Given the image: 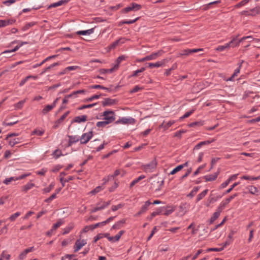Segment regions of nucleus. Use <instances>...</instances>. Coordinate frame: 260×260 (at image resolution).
Here are the masks:
<instances>
[{
	"label": "nucleus",
	"instance_id": "21",
	"mask_svg": "<svg viewBox=\"0 0 260 260\" xmlns=\"http://www.w3.org/2000/svg\"><path fill=\"white\" fill-rule=\"evenodd\" d=\"M244 62L243 60H242L241 62L240 63H239V67L238 68H237L234 71V73H233V74L232 75V76L228 79L227 80V81H232L233 79V78L237 76L238 75V74L240 72V69H241V67L242 66V63Z\"/></svg>",
	"mask_w": 260,
	"mask_h": 260
},
{
	"label": "nucleus",
	"instance_id": "63",
	"mask_svg": "<svg viewBox=\"0 0 260 260\" xmlns=\"http://www.w3.org/2000/svg\"><path fill=\"white\" fill-rule=\"evenodd\" d=\"M53 154L55 155V158H58L60 156L62 155L61 151L58 149L55 150L53 152Z\"/></svg>",
	"mask_w": 260,
	"mask_h": 260
},
{
	"label": "nucleus",
	"instance_id": "48",
	"mask_svg": "<svg viewBox=\"0 0 260 260\" xmlns=\"http://www.w3.org/2000/svg\"><path fill=\"white\" fill-rule=\"evenodd\" d=\"M139 19V17L136 18V19L134 20H124L121 22H120V24H131L135 23L136 21H137Z\"/></svg>",
	"mask_w": 260,
	"mask_h": 260
},
{
	"label": "nucleus",
	"instance_id": "53",
	"mask_svg": "<svg viewBox=\"0 0 260 260\" xmlns=\"http://www.w3.org/2000/svg\"><path fill=\"white\" fill-rule=\"evenodd\" d=\"M182 166H180V165L178 166L170 172V174L174 175L178 171H180L182 169Z\"/></svg>",
	"mask_w": 260,
	"mask_h": 260
},
{
	"label": "nucleus",
	"instance_id": "50",
	"mask_svg": "<svg viewBox=\"0 0 260 260\" xmlns=\"http://www.w3.org/2000/svg\"><path fill=\"white\" fill-rule=\"evenodd\" d=\"M32 187V183L31 182L28 183L22 187V190L23 191L26 192L28 190L31 189Z\"/></svg>",
	"mask_w": 260,
	"mask_h": 260
},
{
	"label": "nucleus",
	"instance_id": "17",
	"mask_svg": "<svg viewBox=\"0 0 260 260\" xmlns=\"http://www.w3.org/2000/svg\"><path fill=\"white\" fill-rule=\"evenodd\" d=\"M68 137L69 138L68 146L70 147L73 144L79 141V138L78 136H70L68 135Z\"/></svg>",
	"mask_w": 260,
	"mask_h": 260
},
{
	"label": "nucleus",
	"instance_id": "35",
	"mask_svg": "<svg viewBox=\"0 0 260 260\" xmlns=\"http://www.w3.org/2000/svg\"><path fill=\"white\" fill-rule=\"evenodd\" d=\"M174 211V209L173 207H168L167 209L165 208L164 211L165 212L163 213L164 215L166 216H168L173 213Z\"/></svg>",
	"mask_w": 260,
	"mask_h": 260
},
{
	"label": "nucleus",
	"instance_id": "44",
	"mask_svg": "<svg viewBox=\"0 0 260 260\" xmlns=\"http://www.w3.org/2000/svg\"><path fill=\"white\" fill-rule=\"evenodd\" d=\"M117 69L116 68H114V67L110 69H103L100 70V73L102 74H106V73H111L114 71V70Z\"/></svg>",
	"mask_w": 260,
	"mask_h": 260
},
{
	"label": "nucleus",
	"instance_id": "52",
	"mask_svg": "<svg viewBox=\"0 0 260 260\" xmlns=\"http://www.w3.org/2000/svg\"><path fill=\"white\" fill-rule=\"evenodd\" d=\"M20 214H20V212H17L15 213V214L11 215L10 217H9V219L11 221H14L16 219V218L17 217H18L19 216H20Z\"/></svg>",
	"mask_w": 260,
	"mask_h": 260
},
{
	"label": "nucleus",
	"instance_id": "3",
	"mask_svg": "<svg viewBox=\"0 0 260 260\" xmlns=\"http://www.w3.org/2000/svg\"><path fill=\"white\" fill-rule=\"evenodd\" d=\"M237 37H234L232 40L228 43L225 44L224 45L218 46L215 50L218 51H223L225 49H229L231 47L234 48V43L236 41Z\"/></svg>",
	"mask_w": 260,
	"mask_h": 260
},
{
	"label": "nucleus",
	"instance_id": "61",
	"mask_svg": "<svg viewBox=\"0 0 260 260\" xmlns=\"http://www.w3.org/2000/svg\"><path fill=\"white\" fill-rule=\"evenodd\" d=\"M2 256L3 257L4 259L5 260H10L11 255L7 253L5 251H3L2 253Z\"/></svg>",
	"mask_w": 260,
	"mask_h": 260
},
{
	"label": "nucleus",
	"instance_id": "45",
	"mask_svg": "<svg viewBox=\"0 0 260 260\" xmlns=\"http://www.w3.org/2000/svg\"><path fill=\"white\" fill-rule=\"evenodd\" d=\"M125 59V57L123 55L119 56L117 59V63L114 66V68H116L117 69L119 67V64Z\"/></svg>",
	"mask_w": 260,
	"mask_h": 260
},
{
	"label": "nucleus",
	"instance_id": "62",
	"mask_svg": "<svg viewBox=\"0 0 260 260\" xmlns=\"http://www.w3.org/2000/svg\"><path fill=\"white\" fill-rule=\"evenodd\" d=\"M80 69V67L79 66H69L66 68V70H67L68 71H71L73 70H76L77 69Z\"/></svg>",
	"mask_w": 260,
	"mask_h": 260
},
{
	"label": "nucleus",
	"instance_id": "32",
	"mask_svg": "<svg viewBox=\"0 0 260 260\" xmlns=\"http://www.w3.org/2000/svg\"><path fill=\"white\" fill-rule=\"evenodd\" d=\"M177 68V64L176 63H174L171 68L166 70V72L164 73L165 75H166V76H169L171 74V72L173 70L176 69Z\"/></svg>",
	"mask_w": 260,
	"mask_h": 260
},
{
	"label": "nucleus",
	"instance_id": "15",
	"mask_svg": "<svg viewBox=\"0 0 260 260\" xmlns=\"http://www.w3.org/2000/svg\"><path fill=\"white\" fill-rule=\"evenodd\" d=\"M222 210L220 209L219 207L217 209L216 212H215L212 216L211 217L210 219V224H212L213 222L216 220L219 216H220V213L222 212Z\"/></svg>",
	"mask_w": 260,
	"mask_h": 260
},
{
	"label": "nucleus",
	"instance_id": "18",
	"mask_svg": "<svg viewBox=\"0 0 260 260\" xmlns=\"http://www.w3.org/2000/svg\"><path fill=\"white\" fill-rule=\"evenodd\" d=\"M219 173V172H217L213 174L206 175L204 177V178L205 179V181H206V182L212 181L215 180L217 178Z\"/></svg>",
	"mask_w": 260,
	"mask_h": 260
},
{
	"label": "nucleus",
	"instance_id": "23",
	"mask_svg": "<svg viewBox=\"0 0 260 260\" xmlns=\"http://www.w3.org/2000/svg\"><path fill=\"white\" fill-rule=\"evenodd\" d=\"M125 223V219H123L116 223H115L113 226H112V229H119L122 226V225Z\"/></svg>",
	"mask_w": 260,
	"mask_h": 260
},
{
	"label": "nucleus",
	"instance_id": "6",
	"mask_svg": "<svg viewBox=\"0 0 260 260\" xmlns=\"http://www.w3.org/2000/svg\"><path fill=\"white\" fill-rule=\"evenodd\" d=\"M93 133L91 131L83 134L80 139V143L82 144H86L91 139Z\"/></svg>",
	"mask_w": 260,
	"mask_h": 260
},
{
	"label": "nucleus",
	"instance_id": "51",
	"mask_svg": "<svg viewBox=\"0 0 260 260\" xmlns=\"http://www.w3.org/2000/svg\"><path fill=\"white\" fill-rule=\"evenodd\" d=\"M240 184V182H235L234 183L232 186L231 187L228 189L223 194H227V193H230L233 189L234 188H235L236 186H237L238 185H239Z\"/></svg>",
	"mask_w": 260,
	"mask_h": 260
},
{
	"label": "nucleus",
	"instance_id": "54",
	"mask_svg": "<svg viewBox=\"0 0 260 260\" xmlns=\"http://www.w3.org/2000/svg\"><path fill=\"white\" fill-rule=\"evenodd\" d=\"M109 123L105 120L102 121H99L96 123V126L99 127H104Z\"/></svg>",
	"mask_w": 260,
	"mask_h": 260
},
{
	"label": "nucleus",
	"instance_id": "10",
	"mask_svg": "<svg viewBox=\"0 0 260 260\" xmlns=\"http://www.w3.org/2000/svg\"><path fill=\"white\" fill-rule=\"evenodd\" d=\"M86 244V241L85 240H77L74 247V252H77L79 251L83 246H84Z\"/></svg>",
	"mask_w": 260,
	"mask_h": 260
},
{
	"label": "nucleus",
	"instance_id": "19",
	"mask_svg": "<svg viewBox=\"0 0 260 260\" xmlns=\"http://www.w3.org/2000/svg\"><path fill=\"white\" fill-rule=\"evenodd\" d=\"M57 56V55H52V56H50L47 57L45 59H43L39 63H35V64L34 63V68L38 67L41 66L42 64H43L46 61H47V60H49L50 59H52V58H55Z\"/></svg>",
	"mask_w": 260,
	"mask_h": 260
},
{
	"label": "nucleus",
	"instance_id": "9",
	"mask_svg": "<svg viewBox=\"0 0 260 260\" xmlns=\"http://www.w3.org/2000/svg\"><path fill=\"white\" fill-rule=\"evenodd\" d=\"M238 195V193H235L234 194H233L232 196H230L228 198H226L224 201H222L220 205L219 206V207L222 210L225 208V206L228 204L233 199H234L235 197H237Z\"/></svg>",
	"mask_w": 260,
	"mask_h": 260
},
{
	"label": "nucleus",
	"instance_id": "24",
	"mask_svg": "<svg viewBox=\"0 0 260 260\" xmlns=\"http://www.w3.org/2000/svg\"><path fill=\"white\" fill-rule=\"evenodd\" d=\"M32 250V247H29L27 249H25L23 252L21 253V254L19 255V258L20 259H23L27 254L30 252H31Z\"/></svg>",
	"mask_w": 260,
	"mask_h": 260
},
{
	"label": "nucleus",
	"instance_id": "13",
	"mask_svg": "<svg viewBox=\"0 0 260 260\" xmlns=\"http://www.w3.org/2000/svg\"><path fill=\"white\" fill-rule=\"evenodd\" d=\"M134 119L133 118H127L126 117H122L121 119H119L115 121V124H118L120 123L122 124H126V123H132L134 121Z\"/></svg>",
	"mask_w": 260,
	"mask_h": 260
},
{
	"label": "nucleus",
	"instance_id": "30",
	"mask_svg": "<svg viewBox=\"0 0 260 260\" xmlns=\"http://www.w3.org/2000/svg\"><path fill=\"white\" fill-rule=\"evenodd\" d=\"M174 123V121H169L168 122L164 121L161 126L164 129H168L170 126H171L173 123Z\"/></svg>",
	"mask_w": 260,
	"mask_h": 260
},
{
	"label": "nucleus",
	"instance_id": "42",
	"mask_svg": "<svg viewBox=\"0 0 260 260\" xmlns=\"http://www.w3.org/2000/svg\"><path fill=\"white\" fill-rule=\"evenodd\" d=\"M69 111H67L65 113H64L60 117L59 119H58L56 123H61L63 120L64 119L66 118V117L68 115V114H69Z\"/></svg>",
	"mask_w": 260,
	"mask_h": 260
},
{
	"label": "nucleus",
	"instance_id": "37",
	"mask_svg": "<svg viewBox=\"0 0 260 260\" xmlns=\"http://www.w3.org/2000/svg\"><path fill=\"white\" fill-rule=\"evenodd\" d=\"M21 46V45H19V46L17 45L13 49L8 50L4 51L1 54H7L8 53H13L14 52H15L16 51H17L20 48V47Z\"/></svg>",
	"mask_w": 260,
	"mask_h": 260
},
{
	"label": "nucleus",
	"instance_id": "46",
	"mask_svg": "<svg viewBox=\"0 0 260 260\" xmlns=\"http://www.w3.org/2000/svg\"><path fill=\"white\" fill-rule=\"evenodd\" d=\"M54 105H48L45 107V108L43 110V112L44 113H46L48 112L51 111L53 108Z\"/></svg>",
	"mask_w": 260,
	"mask_h": 260
},
{
	"label": "nucleus",
	"instance_id": "33",
	"mask_svg": "<svg viewBox=\"0 0 260 260\" xmlns=\"http://www.w3.org/2000/svg\"><path fill=\"white\" fill-rule=\"evenodd\" d=\"M120 43H122V44L124 43V38H120V39L115 41L114 42H113L111 44V47L112 48H114Z\"/></svg>",
	"mask_w": 260,
	"mask_h": 260
},
{
	"label": "nucleus",
	"instance_id": "36",
	"mask_svg": "<svg viewBox=\"0 0 260 260\" xmlns=\"http://www.w3.org/2000/svg\"><path fill=\"white\" fill-rule=\"evenodd\" d=\"M247 38H251V36H248L243 37L237 42H236V41H235V42L234 43V47L238 46L239 45V44L241 42L246 40Z\"/></svg>",
	"mask_w": 260,
	"mask_h": 260
},
{
	"label": "nucleus",
	"instance_id": "14",
	"mask_svg": "<svg viewBox=\"0 0 260 260\" xmlns=\"http://www.w3.org/2000/svg\"><path fill=\"white\" fill-rule=\"evenodd\" d=\"M117 101L115 99L110 98H105L102 102V105L104 106H112L116 104Z\"/></svg>",
	"mask_w": 260,
	"mask_h": 260
},
{
	"label": "nucleus",
	"instance_id": "25",
	"mask_svg": "<svg viewBox=\"0 0 260 260\" xmlns=\"http://www.w3.org/2000/svg\"><path fill=\"white\" fill-rule=\"evenodd\" d=\"M87 116L86 115H82L81 116H77L74 119V122L80 123L82 122H85L87 120Z\"/></svg>",
	"mask_w": 260,
	"mask_h": 260
},
{
	"label": "nucleus",
	"instance_id": "49",
	"mask_svg": "<svg viewBox=\"0 0 260 260\" xmlns=\"http://www.w3.org/2000/svg\"><path fill=\"white\" fill-rule=\"evenodd\" d=\"M63 5V1H61V0L56 2V3H53L52 4H51L49 7H48V8L50 9V8H55V7H58V6H60L61 5Z\"/></svg>",
	"mask_w": 260,
	"mask_h": 260
},
{
	"label": "nucleus",
	"instance_id": "27",
	"mask_svg": "<svg viewBox=\"0 0 260 260\" xmlns=\"http://www.w3.org/2000/svg\"><path fill=\"white\" fill-rule=\"evenodd\" d=\"M211 142H212V141H206L201 142L200 143H198L197 145H196L194 146V147L193 148V150L199 149L203 145H206V144H209Z\"/></svg>",
	"mask_w": 260,
	"mask_h": 260
},
{
	"label": "nucleus",
	"instance_id": "41",
	"mask_svg": "<svg viewBox=\"0 0 260 260\" xmlns=\"http://www.w3.org/2000/svg\"><path fill=\"white\" fill-rule=\"evenodd\" d=\"M249 191L253 194H255L258 192L257 188L254 186H249L248 187Z\"/></svg>",
	"mask_w": 260,
	"mask_h": 260
},
{
	"label": "nucleus",
	"instance_id": "60",
	"mask_svg": "<svg viewBox=\"0 0 260 260\" xmlns=\"http://www.w3.org/2000/svg\"><path fill=\"white\" fill-rule=\"evenodd\" d=\"M44 133V131L43 129H35L34 130V135L37 136H42Z\"/></svg>",
	"mask_w": 260,
	"mask_h": 260
},
{
	"label": "nucleus",
	"instance_id": "8",
	"mask_svg": "<svg viewBox=\"0 0 260 260\" xmlns=\"http://www.w3.org/2000/svg\"><path fill=\"white\" fill-rule=\"evenodd\" d=\"M168 62V59H164L160 61H157L155 63H148V67L150 68H159L160 67H164L166 63Z\"/></svg>",
	"mask_w": 260,
	"mask_h": 260
},
{
	"label": "nucleus",
	"instance_id": "2",
	"mask_svg": "<svg viewBox=\"0 0 260 260\" xmlns=\"http://www.w3.org/2000/svg\"><path fill=\"white\" fill-rule=\"evenodd\" d=\"M157 166V162L155 159L152 160L149 163L142 165V167L145 172H152Z\"/></svg>",
	"mask_w": 260,
	"mask_h": 260
},
{
	"label": "nucleus",
	"instance_id": "20",
	"mask_svg": "<svg viewBox=\"0 0 260 260\" xmlns=\"http://www.w3.org/2000/svg\"><path fill=\"white\" fill-rule=\"evenodd\" d=\"M15 22L12 19L0 20V27L6 26L9 24H12Z\"/></svg>",
	"mask_w": 260,
	"mask_h": 260
},
{
	"label": "nucleus",
	"instance_id": "64",
	"mask_svg": "<svg viewBox=\"0 0 260 260\" xmlns=\"http://www.w3.org/2000/svg\"><path fill=\"white\" fill-rule=\"evenodd\" d=\"M9 143L10 146H14L16 144L18 143V140L16 138L10 139L9 141Z\"/></svg>",
	"mask_w": 260,
	"mask_h": 260
},
{
	"label": "nucleus",
	"instance_id": "38",
	"mask_svg": "<svg viewBox=\"0 0 260 260\" xmlns=\"http://www.w3.org/2000/svg\"><path fill=\"white\" fill-rule=\"evenodd\" d=\"M90 88L91 89H102L104 90H106L107 91H111V90L107 87H105L103 86L100 85H93L90 86Z\"/></svg>",
	"mask_w": 260,
	"mask_h": 260
},
{
	"label": "nucleus",
	"instance_id": "57",
	"mask_svg": "<svg viewBox=\"0 0 260 260\" xmlns=\"http://www.w3.org/2000/svg\"><path fill=\"white\" fill-rule=\"evenodd\" d=\"M194 111V109H192L190 111H188L185 113L182 117H180L181 119H184L189 117L191 114H192Z\"/></svg>",
	"mask_w": 260,
	"mask_h": 260
},
{
	"label": "nucleus",
	"instance_id": "43",
	"mask_svg": "<svg viewBox=\"0 0 260 260\" xmlns=\"http://www.w3.org/2000/svg\"><path fill=\"white\" fill-rule=\"evenodd\" d=\"M200 187L199 186H196L194 187L192 190L191 191V192L189 193V194L188 195V197H193L196 193L199 190Z\"/></svg>",
	"mask_w": 260,
	"mask_h": 260
},
{
	"label": "nucleus",
	"instance_id": "58",
	"mask_svg": "<svg viewBox=\"0 0 260 260\" xmlns=\"http://www.w3.org/2000/svg\"><path fill=\"white\" fill-rule=\"evenodd\" d=\"M96 105V103L89 104V105H84L79 108V110H82L86 108H89L93 107L94 105Z\"/></svg>",
	"mask_w": 260,
	"mask_h": 260
},
{
	"label": "nucleus",
	"instance_id": "16",
	"mask_svg": "<svg viewBox=\"0 0 260 260\" xmlns=\"http://www.w3.org/2000/svg\"><path fill=\"white\" fill-rule=\"evenodd\" d=\"M27 176V175H22L20 176L19 177H10V178H6L4 181V183L5 184L8 185V184H9L12 181H16V180H18L19 179H23L24 177H25Z\"/></svg>",
	"mask_w": 260,
	"mask_h": 260
},
{
	"label": "nucleus",
	"instance_id": "28",
	"mask_svg": "<svg viewBox=\"0 0 260 260\" xmlns=\"http://www.w3.org/2000/svg\"><path fill=\"white\" fill-rule=\"evenodd\" d=\"M165 207H160L158 208L155 211L151 213V216L152 217H155L156 215H159L162 214V212L164 211Z\"/></svg>",
	"mask_w": 260,
	"mask_h": 260
},
{
	"label": "nucleus",
	"instance_id": "34",
	"mask_svg": "<svg viewBox=\"0 0 260 260\" xmlns=\"http://www.w3.org/2000/svg\"><path fill=\"white\" fill-rule=\"evenodd\" d=\"M145 178L144 175H141L138 178L134 180L130 184V187H132L134 186L137 183H138L141 180Z\"/></svg>",
	"mask_w": 260,
	"mask_h": 260
},
{
	"label": "nucleus",
	"instance_id": "1",
	"mask_svg": "<svg viewBox=\"0 0 260 260\" xmlns=\"http://www.w3.org/2000/svg\"><path fill=\"white\" fill-rule=\"evenodd\" d=\"M103 116L104 117L103 119L106 121L109 124L113 122L115 119V114L113 111H105L103 113Z\"/></svg>",
	"mask_w": 260,
	"mask_h": 260
},
{
	"label": "nucleus",
	"instance_id": "47",
	"mask_svg": "<svg viewBox=\"0 0 260 260\" xmlns=\"http://www.w3.org/2000/svg\"><path fill=\"white\" fill-rule=\"evenodd\" d=\"M58 64H59L58 62H55V63H54L51 64L50 66H48L47 68H45L43 70V71L42 72L41 74H44V73L46 72L48 70H50L51 69L53 68V67H54L56 66H58Z\"/></svg>",
	"mask_w": 260,
	"mask_h": 260
},
{
	"label": "nucleus",
	"instance_id": "5",
	"mask_svg": "<svg viewBox=\"0 0 260 260\" xmlns=\"http://www.w3.org/2000/svg\"><path fill=\"white\" fill-rule=\"evenodd\" d=\"M124 231H120L118 234L116 235L111 237L109 236V234L106 233L104 234V237L107 238L109 241L111 242H117L119 240L121 236L124 234Z\"/></svg>",
	"mask_w": 260,
	"mask_h": 260
},
{
	"label": "nucleus",
	"instance_id": "29",
	"mask_svg": "<svg viewBox=\"0 0 260 260\" xmlns=\"http://www.w3.org/2000/svg\"><path fill=\"white\" fill-rule=\"evenodd\" d=\"M208 192V190L205 189L203 191H202V192L199 193L197 196V198L196 199V202H198L199 201L201 200L207 194Z\"/></svg>",
	"mask_w": 260,
	"mask_h": 260
},
{
	"label": "nucleus",
	"instance_id": "4",
	"mask_svg": "<svg viewBox=\"0 0 260 260\" xmlns=\"http://www.w3.org/2000/svg\"><path fill=\"white\" fill-rule=\"evenodd\" d=\"M111 201H108L107 202H101L98 203L96 207L91 210V213H94L96 212L99 210H101L108 206L110 204Z\"/></svg>",
	"mask_w": 260,
	"mask_h": 260
},
{
	"label": "nucleus",
	"instance_id": "39",
	"mask_svg": "<svg viewBox=\"0 0 260 260\" xmlns=\"http://www.w3.org/2000/svg\"><path fill=\"white\" fill-rule=\"evenodd\" d=\"M190 54V49H185L182 50L178 55V56H188Z\"/></svg>",
	"mask_w": 260,
	"mask_h": 260
},
{
	"label": "nucleus",
	"instance_id": "56",
	"mask_svg": "<svg viewBox=\"0 0 260 260\" xmlns=\"http://www.w3.org/2000/svg\"><path fill=\"white\" fill-rule=\"evenodd\" d=\"M102 95V94H100L99 95H94L89 98L88 99H86V101L87 102H91L95 99H99L100 97Z\"/></svg>",
	"mask_w": 260,
	"mask_h": 260
},
{
	"label": "nucleus",
	"instance_id": "7",
	"mask_svg": "<svg viewBox=\"0 0 260 260\" xmlns=\"http://www.w3.org/2000/svg\"><path fill=\"white\" fill-rule=\"evenodd\" d=\"M142 8L140 5L135 3H132L130 6L127 7L123 9L122 11L124 13H128L131 11H137Z\"/></svg>",
	"mask_w": 260,
	"mask_h": 260
},
{
	"label": "nucleus",
	"instance_id": "40",
	"mask_svg": "<svg viewBox=\"0 0 260 260\" xmlns=\"http://www.w3.org/2000/svg\"><path fill=\"white\" fill-rule=\"evenodd\" d=\"M146 68L142 67L141 69L134 71L133 74L131 76V77H136L139 75V73H142L145 71Z\"/></svg>",
	"mask_w": 260,
	"mask_h": 260
},
{
	"label": "nucleus",
	"instance_id": "59",
	"mask_svg": "<svg viewBox=\"0 0 260 260\" xmlns=\"http://www.w3.org/2000/svg\"><path fill=\"white\" fill-rule=\"evenodd\" d=\"M123 206V205L121 204H118L117 205H114L112 206V210L113 211H116L118 210V209H120Z\"/></svg>",
	"mask_w": 260,
	"mask_h": 260
},
{
	"label": "nucleus",
	"instance_id": "31",
	"mask_svg": "<svg viewBox=\"0 0 260 260\" xmlns=\"http://www.w3.org/2000/svg\"><path fill=\"white\" fill-rule=\"evenodd\" d=\"M250 14L252 16H254L256 14L260 13V7H256L255 8L250 10Z\"/></svg>",
	"mask_w": 260,
	"mask_h": 260
},
{
	"label": "nucleus",
	"instance_id": "26",
	"mask_svg": "<svg viewBox=\"0 0 260 260\" xmlns=\"http://www.w3.org/2000/svg\"><path fill=\"white\" fill-rule=\"evenodd\" d=\"M63 223V221L62 219L58 220L57 222L53 224L52 229H51V232L55 231L58 228L61 226Z\"/></svg>",
	"mask_w": 260,
	"mask_h": 260
},
{
	"label": "nucleus",
	"instance_id": "12",
	"mask_svg": "<svg viewBox=\"0 0 260 260\" xmlns=\"http://www.w3.org/2000/svg\"><path fill=\"white\" fill-rule=\"evenodd\" d=\"M164 51L162 50H159L157 52H154L151 54L146 56L147 60H151L156 59L159 56L162 55Z\"/></svg>",
	"mask_w": 260,
	"mask_h": 260
},
{
	"label": "nucleus",
	"instance_id": "11",
	"mask_svg": "<svg viewBox=\"0 0 260 260\" xmlns=\"http://www.w3.org/2000/svg\"><path fill=\"white\" fill-rule=\"evenodd\" d=\"M152 204V203L150 202L149 201H147L145 202V204L144 205H143L139 211L136 215V216H139L140 215L144 214L145 213L147 210H148V207Z\"/></svg>",
	"mask_w": 260,
	"mask_h": 260
},
{
	"label": "nucleus",
	"instance_id": "22",
	"mask_svg": "<svg viewBox=\"0 0 260 260\" xmlns=\"http://www.w3.org/2000/svg\"><path fill=\"white\" fill-rule=\"evenodd\" d=\"M94 32V28L89 29L86 30H80L77 32L78 35H89Z\"/></svg>",
	"mask_w": 260,
	"mask_h": 260
},
{
	"label": "nucleus",
	"instance_id": "55",
	"mask_svg": "<svg viewBox=\"0 0 260 260\" xmlns=\"http://www.w3.org/2000/svg\"><path fill=\"white\" fill-rule=\"evenodd\" d=\"M73 228V226L72 225H69L64 229V231L63 232V234H68Z\"/></svg>",
	"mask_w": 260,
	"mask_h": 260
}]
</instances>
